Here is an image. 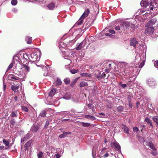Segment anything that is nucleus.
<instances>
[{"label": "nucleus", "instance_id": "nucleus-1", "mask_svg": "<svg viewBox=\"0 0 158 158\" xmlns=\"http://www.w3.org/2000/svg\"><path fill=\"white\" fill-rule=\"evenodd\" d=\"M40 52L38 49H36L28 57L29 59L33 61H39L40 57Z\"/></svg>", "mask_w": 158, "mask_h": 158}, {"label": "nucleus", "instance_id": "nucleus-2", "mask_svg": "<svg viewBox=\"0 0 158 158\" xmlns=\"http://www.w3.org/2000/svg\"><path fill=\"white\" fill-rule=\"evenodd\" d=\"M67 37L64 40V42L66 43L67 47L72 46L75 42V41L73 39L70 38V37Z\"/></svg>", "mask_w": 158, "mask_h": 158}, {"label": "nucleus", "instance_id": "nucleus-3", "mask_svg": "<svg viewBox=\"0 0 158 158\" xmlns=\"http://www.w3.org/2000/svg\"><path fill=\"white\" fill-rule=\"evenodd\" d=\"M150 6H151L150 10H153L154 8L158 7V0H150Z\"/></svg>", "mask_w": 158, "mask_h": 158}, {"label": "nucleus", "instance_id": "nucleus-4", "mask_svg": "<svg viewBox=\"0 0 158 158\" xmlns=\"http://www.w3.org/2000/svg\"><path fill=\"white\" fill-rule=\"evenodd\" d=\"M23 73L24 74V76H25L28 72L30 70V68L28 65L23 64L22 66Z\"/></svg>", "mask_w": 158, "mask_h": 158}, {"label": "nucleus", "instance_id": "nucleus-5", "mask_svg": "<svg viewBox=\"0 0 158 158\" xmlns=\"http://www.w3.org/2000/svg\"><path fill=\"white\" fill-rule=\"evenodd\" d=\"M147 28L145 29V33L147 35H151L153 34L154 31V28L152 27H147Z\"/></svg>", "mask_w": 158, "mask_h": 158}, {"label": "nucleus", "instance_id": "nucleus-6", "mask_svg": "<svg viewBox=\"0 0 158 158\" xmlns=\"http://www.w3.org/2000/svg\"><path fill=\"white\" fill-rule=\"evenodd\" d=\"M103 67L106 68H111L112 66L114 65V64L111 62L105 61L103 63Z\"/></svg>", "mask_w": 158, "mask_h": 158}, {"label": "nucleus", "instance_id": "nucleus-7", "mask_svg": "<svg viewBox=\"0 0 158 158\" xmlns=\"http://www.w3.org/2000/svg\"><path fill=\"white\" fill-rule=\"evenodd\" d=\"M98 145H95L94 146L93 148L92 155L94 158H95V156H98Z\"/></svg>", "mask_w": 158, "mask_h": 158}, {"label": "nucleus", "instance_id": "nucleus-8", "mask_svg": "<svg viewBox=\"0 0 158 158\" xmlns=\"http://www.w3.org/2000/svg\"><path fill=\"white\" fill-rule=\"evenodd\" d=\"M111 146L113 148H115L117 150H118L121 152V148L119 144L116 141L112 142L110 144Z\"/></svg>", "mask_w": 158, "mask_h": 158}, {"label": "nucleus", "instance_id": "nucleus-9", "mask_svg": "<svg viewBox=\"0 0 158 158\" xmlns=\"http://www.w3.org/2000/svg\"><path fill=\"white\" fill-rule=\"evenodd\" d=\"M59 47L62 52H65V51L63 50V49L66 48L67 47L66 43L64 42H60L59 44Z\"/></svg>", "mask_w": 158, "mask_h": 158}, {"label": "nucleus", "instance_id": "nucleus-10", "mask_svg": "<svg viewBox=\"0 0 158 158\" xmlns=\"http://www.w3.org/2000/svg\"><path fill=\"white\" fill-rule=\"evenodd\" d=\"M157 20L156 18H153L150 20L146 24L145 27H151L156 22Z\"/></svg>", "mask_w": 158, "mask_h": 158}, {"label": "nucleus", "instance_id": "nucleus-11", "mask_svg": "<svg viewBox=\"0 0 158 158\" xmlns=\"http://www.w3.org/2000/svg\"><path fill=\"white\" fill-rule=\"evenodd\" d=\"M122 26L124 28L125 27L126 29L131 30L130 27V23L127 21L123 22L122 23Z\"/></svg>", "mask_w": 158, "mask_h": 158}, {"label": "nucleus", "instance_id": "nucleus-12", "mask_svg": "<svg viewBox=\"0 0 158 158\" xmlns=\"http://www.w3.org/2000/svg\"><path fill=\"white\" fill-rule=\"evenodd\" d=\"M147 83L150 86L152 87L156 85V81L152 79H149L147 80Z\"/></svg>", "mask_w": 158, "mask_h": 158}, {"label": "nucleus", "instance_id": "nucleus-13", "mask_svg": "<svg viewBox=\"0 0 158 158\" xmlns=\"http://www.w3.org/2000/svg\"><path fill=\"white\" fill-rule=\"evenodd\" d=\"M140 5L141 6L145 8H147L148 6L149 7L148 0H143L140 2Z\"/></svg>", "mask_w": 158, "mask_h": 158}, {"label": "nucleus", "instance_id": "nucleus-14", "mask_svg": "<svg viewBox=\"0 0 158 158\" xmlns=\"http://www.w3.org/2000/svg\"><path fill=\"white\" fill-rule=\"evenodd\" d=\"M138 43V41L135 38H133L131 39L130 45L135 47Z\"/></svg>", "mask_w": 158, "mask_h": 158}, {"label": "nucleus", "instance_id": "nucleus-15", "mask_svg": "<svg viewBox=\"0 0 158 158\" xmlns=\"http://www.w3.org/2000/svg\"><path fill=\"white\" fill-rule=\"evenodd\" d=\"M107 148H104L101 151V156L103 157L104 158H106L108 156L109 154L108 153H105L106 152L105 150H106Z\"/></svg>", "mask_w": 158, "mask_h": 158}, {"label": "nucleus", "instance_id": "nucleus-16", "mask_svg": "<svg viewBox=\"0 0 158 158\" xmlns=\"http://www.w3.org/2000/svg\"><path fill=\"white\" fill-rule=\"evenodd\" d=\"M85 42L83 41L76 48V50H78L81 49L85 46Z\"/></svg>", "mask_w": 158, "mask_h": 158}, {"label": "nucleus", "instance_id": "nucleus-17", "mask_svg": "<svg viewBox=\"0 0 158 158\" xmlns=\"http://www.w3.org/2000/svg\"><path fill=\"white\" fill-rule=\"evenodd\" d=\"M39 126L38 125H34L31 128V131L34 132H36L39 128Z\"/></svg>", "mask_w": 158, "mask_h": 158}, {"label": "nucleus", "instance_id": "nucleus-18", "mask_svg": "<svg viewBox=\"0 0 158 158\" xmlns=\"http://www.w3.org/2000/svg\"><path fill=\"white\" fill-rule=\"evenodd\" d=\"M89 13V9H87L85 10V12L83 13L81 17L83 19H84L85 17H86Z\"/></svg>", "mask_w": 158, "mask_h": 158}, {"label": "nucleus", "instance_id": "nucleus-19", "mask_svg": "<svg viewBox=\"0 0 158 158\" xmlns=\"http://www.w3.org/2000/svg\"><path fill=\"white\" fill-rule=\"evenodd\" d=\"M32 143L31 140H30L27 142L24 145L25 150H26L28 149V147H30Z\"/></svg>", "mask_w": 158, "mask_h": 158}, {"label": "nucleus", "instance_id": "nucleus-20", "mask_svg": "<svg viewBox=\"0 0 158 158\" xmlns=\"http://www.w3.org/2000/svg\"><path fill=\"white\" fill-rule=\"evenodd\" d=\"M19 88V86H16L13 85H12L11 86V89L14 92H17L18 91V89Z\"/></svg>", "mask_w": 158, "mask_h": 158}, {"label": "nucleus", "instance_id": "nucleus-21", "mask_svg": "<svg viewBox=\"0 0 158 158\" xmlns=\"http://www.w3.org/2000/svg\"><path fill=\"white\" fill-rule=\"evenodd\" d=\"M8 78L9 80H11V79H14V80H18L19 78V77L15 76V75L10 74H9L8 76Z\"/></svg>", "mask_w": 158, "mask_h": 158}, {"label": "nucleus", "instance_id": "nucleus-22", "mask_svg": "<svg viewBox=\"0 0 158 158\" xmlns=\"http://www.w3.org/2000/svg\"><path fill=\"white\" fill-rule=\"evenodd\" d=\"M122 70L123 71H122V73L123 75L127 76L131 73L129 72L130 70L128 69H126L124 70L123 69Z\"/></svg>", "mask_w": 158, "mask_h": 158}, {"label": "nucleus", "instance_id": "nucleus-23", "mask_svg": "<svg viewBox=\"0 0 158 158\" xmlns=\"http://www.w3.org/2000/svg\"><path fill=\"white\" fill-rule=\"evenodd\" d=\"M47 7L50 10H53L55 7V5L53 3H51L48 4Z\"/></svg>", "mask_w": 158, "mask_h": 158}, {"label": "nucleus", "instance_id": "nucleus-24", "mask_svg": "<svg viewBox=\"0 0 158 158\" xmlns=\"http://www.w3.org/2000/svg\"><path fill=\"white\" fill-rule=\"evenodd\" d=\"M56 91V89H53L49 93V95L50 97H52L55 94Z\"/></svg>", "mask_w": 158, "mask_h": 158}, {"label": "nucleus", "instance_id": "nucleus-25", "mask_svg": "<svg viewBox=\"0 0 158 158\" xmlns=\"http://www.w3.org/2000/svg\"><path fill=\"white\" fill-rule=\"evenodd\" d=\"M85 117L88 119H91L93 120H95L96 119L94 116L89 114L85 115Z\"/></svg>", "mask_w": 158, "mask_h": 158}, {"label": "nucleus", "instance_id": "nucleus-26", "mask_svg": "<svg viewBox=\"0 0 158 158\" xmlns=\"http://www.w3.org/2000/svg\"><path fill=\"white\" fill-rule=\"evenodd\" d=\"M148 145L150 148H151L153 151H156L157 149L152 143L149 142L148 144Z\"/></svg>", "mask_w": 158, "mask_h": 158}, {"label": "nucleus", "instance_id": "nucleus-27", "mask_svg": "<svg viewBox=\"0 0 158 158\" xmlns=\"http://www.w3.org/2000/svg\"><path fill=\"white\" fill-rule=\"evenodd\" d=\"M70 94L69 93L66 94L63 97V98L66 100H68L70 99Z\"/></svg>", "mask_w": 158, "mask_h": 158}, {"label": "nucleus", "instance_id": "nucleus-28", "mask_svg": "<svg viewBox=\"0 0 158 158\" xmlns=\"http://www.w3.org/2000/svg\"><path fill=\"white\" fill-rule=\"evenodd\" d=\"M62 82L60 79L59 78H57L56 81L55 82L56 86H59L61 84Z\"/></svg>", "mask_w": 158, "mask_h": 158}, {"label": "nucleus", "instance_id": "nucleus-29", "mask_svg": "<svg viewBox=\"0 0 158 158\" xmlns=\"http://www.w3.org/2000/svg\"><path fill=\"white\" fill-rule=\"evenodd\" d=\"M119 66L121 68H124V67H126L127 66V64L126 63L123 62H120L118 63Z\"/></svg>", "mask_w": 158, "mask_h": 158}, {"label": "nucleus", "instance_id": "nucleus-30", "mask_svg": "<svg viewBox=\"0 0 158 158\" xmlns=\"http://www.w3.org/2000/svg\"><path fill=\"white\" fill-rule=\"evenodd\" d=\"M88 85V83L84 81H82L80 83L79 86L81 87H83L85 86H87Z\"/></svg>", "mask_w": 158, "mask_h": 158}, {"label": "nucleus", "instance_id": "nucleus-31", "mask_svg": "<svg viewBox=\"0 0 158 158\" xmlns=\"http://www.w3.org/2000/svg\"><path fill=\"white\" fill-rule=\"evenodd\" d=\"M27 43L29 44H31L32 41V38L31 37H27L25 39Z\"/></svg>", "mask_w": 158, "mask_h": 158}, {"label": "nucleus", "instance_id": "nucleus-32", "mask_svg": "<svg viewBox=\"0 0 158 158\" xmlns=\"http://www.w3.org/2000/svg\"><path fill=\"white\" fill-rule=\"evenodd\" d=\"M68 113L67 111H63L59 113V115H62L63 117H64L66 115H67Z\"/></svg>", "mask_w": 158, "mask_h": 158}, {"label": "nucleus", "instance_id": "nucleus-33", "mask_svg": "<svg viewBox=\"0 0 158 158\" xmlns=\"http://www.w3.org/2000/svg\"><path fill=\"white\" fill-rule=\"evenodd\" d=\"M87 106L91 110L92 112H94V111L95 109L94 108V106L93 104H88Z\"/></svg>", "mask_w": 158, "mask_h": 158}, {"label": "nucleus", "instance_id": "nucleus-34", "mask_svg": "<svg viewBox=\"0 0 158 158\" xmlns=\"http://www.w3.org/2000/svg\"><path fill=\"white\" fill-rule=\"evenodd\" d=\"M81 125L84 127H88L90 125V123H85L84 122H82L81 123Z\"/></svg>", "mask_w": 158, "mask_h": 158}, {"label": "nucleus", "instance_id": "nucleus-35", "mask_svg": "<svg viewBox=\"0 0 158 158\" xmlns=\"http://www.w3.org/2000/svg\"><path fill=\"white\" fill-rule=\"evenodd\" d=\"M81 76L82 77H91L92 75L91 74L86 73H82L81 74Z\"/></svg>", "mask_w": 158, "mask_h": 158}, {"label": "nucleus", "instance_id": "nucleus-36", "mask_svg": "<svg viewBox=\"0 0 158 158\" xmlns=\"http://www.w3.org/2000/svg\"><path fill=\"white\" fill-rule=\"evenodd\" d=\"M77 78H75L74 80H73L71 82L70 84V86L72 87H73L75 85V84L76 83L77 81Z\"/></svg>", "mask_w": 158, "mask_h": 158}, {"label": "nucleus", "instance_id": "nucleus-37", "mask_svg": "<svg viewBox=\"0 0 158 158\" xmlns=\"http://www.w3.org/2000/svg\"><path fill=\"white\" fill-rule=\"evenodd\" d=\"M153 120L158 125V117L157 116H154L152 118Z\"/></svg>", "mask_w": 158, "mask_h": 158}, {"label": "nucleus", "instance_id": "nucleus-38", "mask_svg": "<svg viewBox=\"0 0 158 158\" xmlns=\"http://www.w3.org/2000/svg\"><path fill=\"white\" fill-rule=\"evenodd\" d=\"M64 56V58L66 59V60H65V62L67 63V65L69 64L71 62V60L68 59V58L66 57L65 56Z\"/></svg>", "mask_w": 158, "mask_h": 158}, {"label": "nucleus", "instance_id": "nucleus-39", "mask_svg": "<svg viewBox=\"0 0 158 158\" xmlns=\"http://www.w3.org/2000/svg\"><path fill=\"white\" fill-rule=\"evenodd\" d=\"M83 19L80 17V19L77 22V25H81L83 22Z\"/></svg>", "mask_w": 158, "mask_h": 158}, {"label": "nucleus", "instance_id": "nucleus-40", "mask_svg": "<svg viewBox=\"0 0 158 158\" xmlns=\"http://www.w3.org/2000/svg\"><path fill=\"white\" fill-rule=\"evenodd\" d=\"M123 107L122 106H119L117 108V110L118 112H121L123 110Z\"/></svg>", "mask_w": 158, "mask_h": 158}, {"label": "nucleus", "instance_id": "nucleus-41", "mask_svg": "<svg viewBox=\"0 0 158 158\" xmlns=\"http://www.w3.org/2000/svg\"><path fill=\"white\" fill-rule=\"evenodd\" d=\"M134 84V81H131V79L130 80V79H129V81L128 82L127 85L128 86H132Z\"/></svg>", "mask_w": 158, "mask_h": 158}, {"label": "nucleus", "instance_id": "nucleus-42", "mask_svg": "<svg viewBox=\"0 0 158 158\" xmlns=\"http://www.w3.org/2000/svg\"><path fill=\"white\" fill-rule=\"evenodd\" d=\"M40 116L42 117H44L46 116V111L45 110L42 111L40 114Z\"/></svg>", "mask_w": 158, "mask_h": 158}, {"label": "nucleus", "instance_id": "nucleus-43", "mask_svg": "<svg viewBox=\"0 0 158 158\" xmlns=\"http://www.w3.org/2000/svg\"><path fill=\"white\" fill-rule=\"evenodd\" d=\"M64 81L66 84H68L70 82V79L69 78H66L64 79Z\"/></svg>", "mask_w": 158, "mask_h": 158}, {"label": "nucleus", "instance_id": "nucleus-44", "mask_svg": "<svg viewBox=\"0 0 158 158\" xmlns=\"http://www.w3.org/2000/svg\"><path fill=\"white\" fill-rule=\"evenodd\" d=\"M119 85L123 88H124L127 86V85L126 84H122L121 82L119 83Z\"/></svg>", "mask_w": 158, "mask_h": 158}, {"label": "nucleus", "instance_id": "nucleus-45", "mask_svg": "<svg viewBox=\"0 0 158 158\" xmlns=\"http://www.w3.org/2000/svg\"><path fill=\"white\" fill-rule=\"evenodd\" d=\"M21 109L23 111H24L25 112H27L28 111V108L25 106H22L21 107Z\"/></svg>", "mask_w": 158, "mask_h": 158}, {"label": "nucleus", "instance_id": "nucleus-46", "mask_svg": "<svg viewBox=\"0 0 158 158\" xmlns=\"http://www.w3.org/2000/svg\"><path fill=\"white\" fill-rule=\"evenodd\" d=\"M78 71V69H73L70 70V71L72 74H74L77 73Z\"/></svg>", "mask_w": 158, "mask_h": 158}, {"label": "nucleus", "instance_id": "nucleus-47", "mask_svg": "<svg viewBox=\"0 0 158 158\" xmlns=\"http://www.w3.org/2000/svg\"><path fill=\"white\" fill-rule=\"evenodd\" d=\"M3 141L4 144L6 146H8L9 144V142L7 140H6L5 139H3Z\"/></svg>", "mask_w": 158, "mask_h": 158}, {"label": "nucleus", "instance_id": "nucleus-48", "mask_svg": "<svg viewBox=\"0 0 158 158\" xmlns=\"http://www.w3.org/2000/svg\"><path fill=\"white\" fill-rule=\"evenodd\" d=\"M17 3V0H12L11 1V4L13 5H15Z\"/></svg>", "mask_w": 158, "mask_h": 158}, {"label": "nucleus", "instance_id": "nucleus-49", "mask_svg": "<svg viewBox=\"0 0 158 158\" xmlns=\"http://www.w3.org/2000/svg\"><path fill=\"white\" fill-rule=\"evenodd\" d=\"M37 155L38 158H42L43 155V153L42 152H40Z\"/></svg>", "mask_w": 158, "mask_h": 158}, {"label": "nucleus", "instance_id": "nucleus-50", "mask_svg": "<svg viewBox=\"0 0 158 158\" xmlns=\"http://www.w3.org/2000/svg\"><path fill=\"white\" fill-rule=\"evenodd\" d=\"M30 136V132H29L27 133V134L24 137V138L26 140L27 139H28Z\"/></svg>", "mask_w": 158, "mask_h": 158}, {"label": "nucleus", "instance_id": "nucleus-51", "mask_svg": "<svg viewBox=\"0 0 158 158\" xmlns=\"http://www.w3.org/2000/svg\"><path fill=\"white\" fill-rule=\"evenodd\" d=\"M66 133L65 132L64 133L62 134H61L59 135V137L60 138H63L65 137L66 136Z\"/></svg>", "mask_w": 158, "mask_h": 158}, {"label": "nucleus", "instance_id": "nucleus-52", "mask_svg": "<svg viewBox=\"0 0 158 158\" xmlns=\"http://www.w3.org/2000/svg\"><path fill=\"white\" fill-rule=\"evenodd\" d=\"M124 131L126 133H129V130L128 128L125 126L124 129Z\"/></svg>", "mask_w": 158, "mask_h": 158}, {"label": "nucleus", "instance_id": "nucleus-53", "mask_svg": "<svg viewBox=\"0 0 158 158\" xmlns=\"http://www.w3.org/2000/svg\"><path fill=\"white\" fill-rule=\"evenodd\" d=\"M130 27H131V29L134 30L135 28V25L134 24L132 23H130Z\"/></svg>", "mask_w": 158, "mask_h": 158}, {"label": "nucleus", "instance_id": "nucleus-54", "mask_svg": "<svg viewBox=\"0 0 158 158\" xmlns=\"http://www.w3.org/2000/svg\"><path fill=\"white\" fill-rule=\"evenodd\" d=\"M154 64L155 67L158 69V60H156L154 62Z\"/></svg>", "mask_w": 158, "mask_h": 158}, {"label": "nucleus", "instance_id": "nucleus-55", "mask_svg": "<svg viewBox=\"0 0 158 158\" xmlns=\"http://www.w3.org/2000/svg\"><path fill=\"white\" fill-rule=\"evenodd\" d=\"M13 66V63H10V64L9 65L6 71H7L8 70H9V69H10L11 68H12Z\"/></svg>", "mask_w": 158, "mask_h": 158}, {"label": "nucleus", "instance_id": "nucleus-56", "mask_svg": "<svg viewBox=\"0 0 158 158\" xmlns=\"http://www.w3.org/2000/svg\"><path fill=\"white\" fill-rule=\"evenodd\" d=\"M145 121L148 123H150V122L151 121V120L147 117L145 118Z\"/></svg>", "mask_w": 158, "mask_h": 158}, {"label": "nucleus", "instance_id": "nucleus-57", "mask_svg": "<svg viewBox=\"0 0 158 158\" xmlns=\"http://www.w3.org/2000/svg\"><path fill=\"white\" fill-rule=\"evenodd\" d=\"M10 115L11 117H17V115H16L14 111H12L11 114Z\"/></svg>", "mask_w": 158, "mask_h": 158}, {"label": "nucleus", "instance_id": "nucleus-58", "mask_svg": "<svg viewBox=\"0 0 158 158\" xmlns=\"http://www.w3.org/2000/svg\"><path fill=\"white\" fill-rule=\"evenodd\" d=\"M69 54V53L65 52V54H64V55L63 56V57L64 58V56H65L67 58H68V57H69L70 56V54Z\"/></svg>", "mask_w": 158, "mask_h": 158}, {"label": "nucleus", "instance_id": "nucleus-59", "mask_svg": "<svg viewBox=\"0 0 158 158\" xmlns=\"http://www.w3.org/2000/svg\"><path fill=\"white\" fill-rule=\"evenodd\" d=\"M142 48H140V50H143V49H144L145 50V51L146 52V49H147V47H146V46L144 45H143L142 46Z\"/></svg>", "mask_w": 158, "mask_h": 158}, {"label": "nucleus", "instance_id": "nucleus-60", "mask_svg": "<svg viewBox=\"0 0 158 158\" xmlns=\"http://www.w3.org/2000/svg\"><path fill=\"white\" fill-rule=\"evenodd\" d=\"M132 97L131 96H128L127 97V100L128 102H131V100L132 99Z\"/></svg>", "mask_w": 158, "mask_h": 158}, {"label": "nucleus", "instance_id": "nucleus-61", "mask_svg": "<svg viewBox=\"0 0 158 158\" xmlns=\"http://www.w3.org/2000/svg\"><path fill=\"white\" fill-rule=\"evenodd\" d=\"M10 123L13 126H14L15 124V123L14 119L11 120Z\"/></svg>", "mask_w": 158, "mask_h": 158}, {"label": "nucleus", "instance_id": "nucleus-62", "mask_svg": "<svg viewBox=\"0 0 158 158\" xmlns=\"http://www.w3.org/2000/svg\"><path fill=\"white\" fill-rule=\"evenodd\" d=\"M144 64V62L143 61H142L139 65V68H142Z\"/></svg>", "mask_w": 158, "mask_h": 158}, {"label": "nucleus", "instance_id": "nucleus-63", "mask_svg": "<svg viewBox=\"0 0 158 158\" xmlns=\"http://www.w3.org/2000/svg\"><path fill=\"white\" fill-rule=\"evenodd\" d=\"M106 77V74L105 73H102L101 74H100V77Z\"/></svg>", "mask_w": 158, "mask_h": 158}, {"label": "nucleus", "instance_id": "nucleus-64", "mask_svg": "<svg viewBox=\"0 0 158 158\" xmlns=\"http://www.w3.org/2000/svg\"><path fill=\"white\" fill-rule=\"evenodd\" d=\"M133 130L134 131L137 132L139 131V129L137 127H135L133 128Z\"/></svg>", "mask_w": 158, "mask_h": 158}]
</instances>
